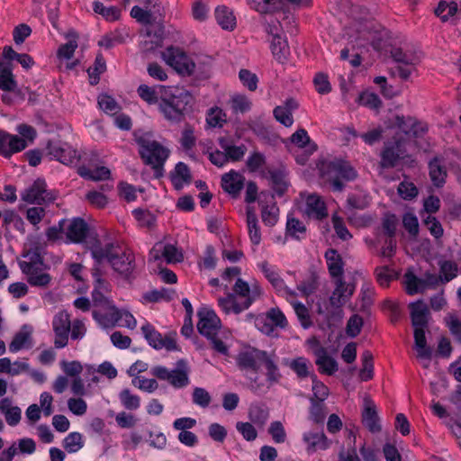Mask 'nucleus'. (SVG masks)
<instances>
[{"instance_id":"f257e3e1","label":"nucleus","mask_w":461,"mask_h":461,"mask_svg":"<svg viewBox=\"0 0 461 461\" xmlns=\"http://www.w3.org/2000/svg\"><path fill=\"white\" fill-rule=\"evenodd\" d=\"M163 91L159 102V112L164 118L174 123L185 120V115L192 112L194 97L185 88L174 86H160Z\"/></svg>"},{"instance_id":"f03ea898","label":"nucleus","mask_w":461,"mask_h":461,"mask_svg":"<svg viewBox=\"0 0 461 461\" xmlns=\"http://www.w3.org/2000/svg\"><path fill=\"white\" fill-rule=\"evenodd\" d=\"M409 140L399 135H394L385 140L379 154L378 167L381 169H391L398 166L412 168L416 166V158L407 149Z\"/></svg>"},{"instance_id":"7ed1b4c3","label":"nucleus","mask_w":461,"mask_h":461,"mask_svg":"<svg viewBox=\"0 0 461 461\" xmlns=\"http://www.w3.org/2000/svg\"><path fill=\"white\" fill-rule=\"evenodd\" d=\"M91 254L97 264L107 259L113 269L124 277H129L135 268L134 255L130 250L122 251L121 248L113 242L105 244L104 247L92 248Z\"/></svg>"},{"instance_id":"20e7f679","label":"nucleus","mask_w":461,"mask_h":461,"mask_svg":"<svg viewBox=\"0 0 461 461\" xmlns=\"http://www.w3.org/2000/svg\"><path fill=\"white\" fill-rule=\"evenodd\" d=\"M411 325L414 328V344L418 353V357L430 359L432 357V348L427 345L425 331L429 326V310L422 300L411 303Z\"/></svg>"},{"instance_id":"39448f33","label":"nucleus","mask_w":461,"mask_h":461,"mask_svg":"<svg viewBox=\"0 0 461 461\" xmlns=\"http://www.w3.org/2000/svg\"><path fill=\"white\" fill-rule=\"evenodd\" d=\"M139 145V154L145 165L150 166L157 179L164 176V165L169 157V149L149 136L143 135L136 139Z\"/></svg>"},{"instance_id":"423d86ee","label":"nucleus","mask_w":461,"mask_h":461,"mask_svg":"<svg viewBox=\"0 0 461 461\" xmlns=\"http://www.w3.org/2000/svg\"><path fill=\"white\" fill-rule=\"evenodd\" d=\"M320 172L321 176L331 185L334 192H341L344 189L343 181H352L357 176V171L349 162L343 159L324 162Z\"/></svg>"},{"instance_id":"0eeeda50","label":"nucleus","mask_w":461,"mask_h":461,"mask_svg":"<svg viewBox=\"0 0 461 461\" xmlns=\"http://www.w3.org/2000/svg\"><path fill=\"white\" fill-rule=\"evenodd\" d=\"M151 374L159 380L167 381L175 388H184L190 383L189 367L185 359L176 362V367L169 371L162 366L152 367Z\"/></svg>"},{"instance_id":"6e6552de","label":"nucleus","mask_w":461,"mask_h":461,"mask_svg":"<svg viewBox=\"0 0 461 461\" xmlns=\"http://www.w3.org/2000/svg\"><path fill=\"white\" fill-rule=\"evenodd\" d=\"M161 56L166 63L179 74L187 76L193 74L195 64L181 49L170 46L166 51L161 52Z\"/></svg>"},{"instance_id":"1a4fd4ad","label":"nucleus","mask_w":461,"mask_h":461,"mask_svg":"<svg viewBox=\"0 0 461 461\" xmlns=\"http://www.w3.org/2000/svg\"><path fill=\"white\" fill-rule=\"evenodd\" d=\"M21 198L28 203L43 205L54 202L56 195L47 189L44 179L38 178L21 194Z\"/></svg>"},{"instance_id":"9d476101","label":"nucleus","mask_w":461,"mask_h":461,"mask_svg":"<svg viewBox=\"0 0 461 461\" xmlns=\"http://www.w3.org/2000/svg\"><path fill=\"white\" fill-rule=\"evenodd\" d=\"M47 155L51 159H56L64 165L77 164L80 155L71 146L59 141L49 140L46 145Z\"/></svg>"},{"instance_id":"9b49d317","label":"nucleus","mask_w":461,"mask_h":461,"mask_svg":"<svg viewBox=\"0 0 461 461\" xmlns=\"http://www.w3.org/2000/svg\"><path fill=\"white\" fill-rule=\"evenodd\" d=\"M199 321L197 330L199 333L207 339H212L218 335L221 328V322L213 310L201 308L197 312Z\"/></svg>"},{"instance_id":"f8f14e48","label":"nucleus","mask_w":461,"mask_h":461,"mask_svg":"<svg viewBox=\"0 0 461 461\" xmlns=\"http://www.w3.org/2000/svg\"><path fill=\"white\" fill-rule=\"evenodd\" d=\"M52 327L55 333V348H65L68 345L71 329L69 314L65 311L58 312L53 318Z\"/></svg>"},{"instance_id":"ddd939ff","label":"nucleus","mask_w":461,"mask_h":461,"mask_svg":"<svg viewBox=\"0 0 461 461\" xmlns=\"http://www.w3.org/2000/svg\"><path fill=\"white\" fill-rule=\"evenodd\" d=\"M141 331L144 338L148 341L149 345L155 349H161L165 348L168 351L176 350L177 345L176 340L169 337H162L161 333L158 332L150 323H146L141 327Z\"/></svg>"},{"instance_id":"4468645a","label":"nucleus","mask_w":461,"mask_h":461,"mask_svg":"<svg viewBox=\"0 0 461 461\" xmlns=\"http://www.w3.org/2000/svg\"><path fill=\"white\" fill-rule=\"evenodd\" d=\"M27 146L28 142L23 137L0 130V155L3 157L10 158L14 153L26 149Z\"/></svg>"},{"instance_id":"2eb2a0df","label":"nucleus","mask_w":461,"mask_h":461,"mask_svg":"<svg viewBox=\"0 0 461 461\" xmlns=\"http://www.w3.org/2000/svg\"><path fill=\"white\" fill-rule=\"evenodd\" d=\"M274 194L268 192L260 193L259 203L262 206L261 218L265 225L273 227L278 221L279 208L276 206Z\"/></svg>"},{"instance_id":"dca6fc26","label":"nucleus","mask_w":461,"mask_h":461,"mask_svg":"<svg viewBox=\"0 0 461 461\" xmlns=\"http://www.w3.org/2000/svg\"><path fill=\"white\" fill-rule=\"evenodd\" d=\"M354 284H346L342 278L336 281V287L330 296V304L335 309H340L353 295L355 292Z\"/></svg>"},{"instance_id":"f3484780","label":"nucleus","mask_w":461,"mask_h":461,"mask_svg":"<svg viewBox=\"0 0 461 461\" xmlns=\"http://www.w3.org/2000/svg\"><path fill=\"white\" fill-rule=\"evenodd\" d=\"M265 357V350L252 348L250 350L242 351L237 357V365L242 370H252L258 372L260 367L262 357Z\"/></svg>"},{"instance_id":"a211bd4d","label":"nucleus","mask_w":461,"mask_h":461,"mask_svg":"<svg viewBox=\"0 0 461 461\" xmlns=\"http://www.w3.org/2000/svg\"><path fill=\"white\" fill-rule=\"evenodd\" d=\"M221 188L232 198H238L245 185V177L239 172L230 170L221 176Z\"/></svg>"},{"instance_id":"6ab92c4d","label":"nucleus","mask_w":461,"mask_h":461,"mask_svg":"<svg viewBox=\"0 0 461 461\" xmlns=\"http://www.w3.org/2000/svg\"><path fill=\"white\" fill-rule=\"evenodd\" d=\"M443 162V157L435 156L428 163L429 176L436 187H442L447 177V171Z\"/></svg>"},{"instance_id":"aec40b11","label":"nucleus","mask_w":461,"mask_h":461,"mask_svg":"<svg viewBox=\"0 0 461 461\" xmlns=\"http://www.w3.org/2000/svg\"><path fill=\"white\" fill-rule=\"evenodd\" d=\"M379 420L375 402L366 398L365 408L362 411V423L370 432L378 433L382 429Z\"/></svg>"},{"instance_id":"412c9836","label":"nucleus","mask_w":461,"mask_h":461,"mask_svg":"<svg viewBox=\"0 0 461 461\" xmlns=\"http://www.w3.org/2000/svg\"><path fill=\"white\" fill-rule=\"evenodd\" d=\"M252 303L253 298L251 297L246 298L242 303H239L234 294H228L226 297H221L218 299L219 306L226 314L230 312L239 314L248 309Z\"/></svg>"},{"instance_id":"4be33fe9","label":"nucleus","mask_w":461,"mask_h":461,"mask_svg":"<svg viewBox=\"0 0 461 461\" xmlns=\"http://www.w3.org/2000/svg\"><path fill=\"white\" fill-rule=\"evenodd\" d=\"M160 251L168 264L181 262L184 258L182 252L178 251V249L171 244H166L163 246L161 243H157L151 249L149 255L154 258V260H158L160 258Z\"/></svg>"},{"instance_id":"5701e85b","label":"nucleus","mask_w":461,"mask_h":461,"mask_svg":"<svg viewBox=\"0 0 461 461\" xmlns=\"http://www.w3.org/2000/svg\"><path fill=\"white\" fill-rule=\"evenodd\" d=\"M303 439L307 445L306 451L308 454H312L317 450H326L330 446V441L323 431L305 432L303 436Z\"/></svg>"},{"instance_id":"b1692460","label":"nucleus","mask_w":461,"mask_h":461,"mask_svg":"<svg viewBox=\"0 0 461 461\" xmlns=\"http://www.w3.org/2000/svg\"><path fill=\"white\" fill-rule=\"evenodd\" d=\"M88 230V224L85 220L74 218L66 228V236L69 241L79 243L86 239Z\"/></svg>"},{"instance_id":"393cba45","label":"nucleus","mask_w":461,"mask_h":461,"mask_svg":"<svg viewBox=\"0 0 461 461\" xmlns=\"http://www.w3.org/2000/svg\"><path fill=\"white\" fill-rule=\"evenodd\" d=\"M305 212L309 217L322 220L328 216L327 207L321 196L313 194L306 199Z\"/></svg>"},{"instance_id":"a878e982","label":"nucleus","mask_w":461,"mask_h":461,"mask_svg":"<svg viewBox=\"0 0 461 461\" xmlns=\"http://www.w3.org/2000/svg\"><path fill=\"white\" fill-rule=\"evenodd\" d=\"M93 275L95 277V288L92 292V300L94 305L107 309L113 307L109 299L105 297L101 292V289H105V281L100 277L98 267L94 269Z\"/></svg>"},{"instance_id":"bb28decb","label":"nucleus","mask_w":461,"mask_h":461,"mask_svg":"<svg viewBox=\"0 0 461 461\" xmlns=\"http://www.w3.org/2000/svg\"><path fill=\"white\" fill-rule=\"evenodd\" d=\"M317 359L315 364L319 366V371L328 375H332L339 369L337 361L327 354L326 348H320L315 351Z\"/></svg>"},{"instance_id":"cd10ccee","label":"nucleus","mask_w":461,"mask_h":461,"mask_svg":"<svg viewBox=\"0 0 461 461\" xmlns=\"http://www.w3.org/2000/svg\"><path fill=\"white\" fill-rule=\"evenodd\" d=\"M325 258L330 275L332 277H338V279L342 278L344 263L338 251L335 249H329L325 252Z\"/></svg>"},{"instance_id":"c85d7f7f","label":"nucleus","mask_w":461,"mask_h":461,"mask_svg":"<svg viewBox=\"0 0 461 461\" xmlns=\"http://www.w3.org/2000/svg\"><path fill=\"white\" fill-rule=\"evenodd\" d=\"M215 19L217 23L226 31H233L236 27V18L233 13L225 5H221L215 9Z\"/></svg>"},{"instance_id":"c756f323","label":"nucleus","mask_w":461,"mask_h":461,"mask_svg":"<svg viewBox=\"0 0 461 461\" xmlns=\"http://www.w3.org/2000/svg\"><path fill=\"white\" fill-rule=\"evenodd\" d=\"M171 181L176 190L183 187L184 183L189 184L192 181L190 169L184 162H178L175 167L174 173H171Z\"/></svg>"},{"instance_id":"7c9ffc66","label":"nucleus","mask_w":461,"mask_h":461,"mask_svg":"<svg viewBox=\"0 0 461 461\" xmlns=\"http://www.w3.org/2000/svg\"><path fill=\"white\" fill-rule=\"evenodd\" d=\"M249 420L259 428H262L269 418V410L264 403H252L249 408Z\"/></svg>"},{"instance_id":"2f4dec72","label":"nucleus","mask_w":461,"mask_h":461,"mask_svg":"<svg viewBox=\"0 0 461 461\" xmlns=\"http://www.w3.org/2000/svg\"><path fill=\"white\" fill-rule=\"evenodd\" d=\"M27 277V282L32 286L47 287L51 282V276L48 273L42 272L41 267L30 269V271H22Z\"/></svg>"},{"instance_id":"473e14b6","label":"nucleus","mask_w":461,"mask_h":461,"mask_svg":"<svg viewBox=\"0 0 461 461\" xmlns=\"http://www.w3.org/2000/svg\"><path fill=\"white\" fill-rule=\"evenodd\" d=\"M77 174L86 180L101 181L109 179L111 176V171L106 167H97L92 170L86 166H80L77 168Z\"/></svg>"},{"instance_id":"72a5a7b5","label":"nucleus","mask_w":461,"mask_h":461,"mask_svg":"<svg viewBox=\"0 0 461 461\" xmlns=\"http://www.w3.org/2000/svg\"><path fill=\"white\" fill-rule=\"evenodd\" d=\"M246 216L250 241L253 245L258 246L261 242V232L258 217L250 207L247 208Z\"/></svg>"},{"instance_id":"f704fd0d","label":"nucleus","mask_w":461,"mask_h":461,"mask_svg":"<svg viewBox=\"0 0 461 461\" xmlns=\"http://www.w3.org/2000/svg\"><path fill=\"white\" fill-rule=\"evenodd\" d=\"M457 12L458 5L455 0H451L450 2L441 0L434 11L435 14L439 17L443 23L450 21Z\"/></svg>"},{"instance_id":"c9c22d12","label":"nucleus","mask_w":461,"mask_h":461,"mask_svg":"<svg viewBox=\"0 0 461 461\" xmlns=\"http://www.w3.org/2000/svg\"><path fill=\"white\" fill-rule=\"evenodd\" d=\"M285 365H287L300 379H303L308 376L311 377V375L312 374L310 372V368L312 367L311 362L303 357H296L291 361L286 359Z\"/></svg>"},{"instance_id":"e433bc0d","label":"nucleus","mask_w":461,"mask_h":461,"mask_svg":"<svg viewBox=\"0 0 461 461\" xmlns=\"http://www.w3.org/2000/svg\"><path fill=\"white\" fill-rule=\"evenodd\" d=\"M161 86H158L157 87H150L145 84L140 85L137 93L139 96L148 103L149 104H158L161 101V94L162 90L160 89Z\"/></svg>"},{"instance_id":"4c0bfd02","label":"nucleus","mask_w":461,"mask_h":461,"mask_svg":"<svg viewBox=\"0 0 461 461\" xmlns=\"http://www.w3.org/2000/svg\"><path fill=\"white\" fill-rule=\"evenodd\" d=\"M32 328L28 325H23L19 332H17L11 343L9 344V350L15 353L26 347V344L31 341Z\"/></svg>"},{"instance_id":"58836bf2","label":"nucleus","mask_w":461,"mask_h":461,"mask_svg":"<svg viewBox=\"0 0 461 461\" xmlns=\"http://www.w3.org/2000/svg\"><path fill=\"white\" fill-rule=\"evenodd\" d=\"M290 141L294 144L298 149H307L311 150H317V144L311 140L306 130L298 129L290 137Z\"/></svg>"},{"instance_id":"ea45409f","label":"nucleus","mask_w":461,"mask_h":461,"mask_svg":"<svg viewBox=\"0 0 461 461\" xmlns=\"http://www.w3.org/2000/svg\"><path fill=\"white\" fill-rule=\"evenodd\" d=\"M271 50L278 62H286L290 50L287 41L285 39L281 36L273 38L271 41Z\"/></svg>"},{"instance_id":"a19ab883","label":"nucleus","mask_w":461,"mask_h":461,"mask_svg":"<svg viewBox=\"0 0 461 461\" xmlns=\"http://www.w3.org/2000/svg\"><path fill=\"white\" fill-rule=\"evenodd\" d=\"M269 175L273 191L278 196H283L288 189L285 173L281 170H271Z\"/></svg>"},{"instance_id":"79ce46f5","label":"nucleus","mask_w":461,"mask_h":461,"mask_svg":"<svg viewBox=\"0 0 461 461\" xmlns=\"http://www.w3.org/2000/svg\"><path fill=\"white\" fill-rule=\"evenodd\" d=\"M93 10L95 14L102 15L108 22L117 21L121 17L120 8L116 6L106 7L99 1L94 2Z\"/></svg>"},{"instance_id":"37998d69","label":"nucleus","mask_w":461,"mask_h":461,"mask_svg":"<svg viewBox=\"0 0 461 461\" xmlns=\"http://www.w3.org/2000/svg\"><path fill=\"white\" fill-rule=\"evenodd\" d=\"M219 144L221 148L224 150L226 157L229 160L232 161H240L245 155L247 150L244 145L235 146L229 145L223 138L219 139Z\"/></svg>"},{"instance_id":"c03bdc74","label":"nucleus","mask_w":461,"mask_h":461,"mask_svg":"<svg viewBox=\"0 0 461 461\" xmlns=\"http://www.w3.org/2000/svg\"><path fill=\"white\" fill-rule=\"evenodd\" d=\"M0 89L6 92H16L17 82L9 65L0 71Z\"/></svg>"},{"instance_id":"a18cd8bd","label":"nucleus","mask_w":461,"mask_h":461,"mask_svg":"<svg viewBox=\"0 0 461 461\" xmlns=\"http://www.w3.org/2000/svg\"><path fill=\"white\" fill-rule=\"evenodd\" d=\"M260 268L265 277L270 282V284L276 291L280 292L286 288L283 278H281L279 274L269 267L267 261H264L260 264Z\"/></svg>"},{"instance_id":"49530a36","label":"nucleus","mask_w":461,"mask_h":461,"mask_svg":"<svg viewBox=\"0 0 461 461\" xmlns=\"http://www.w3.org/2000/svg\"><path fill=\"white\" fill-rule=\"evenodd\" d=\"M251 8L260 14H272L280 9L278 0H247Z\"/></svg>"},{"instance_id":"de8ad7c7","label":"nucleus","mask_w":461,"mask_h":461,"mask_svg":"<svg viewBox=\"0 0 461 461\" xmlns=\"http://www.w3.org/2000/svg\"><path fill=\"white\" fill-rule=\"evenodd\" d=\"M391 57L399 65L411 66L418 62L417 56L411 51H403L402 48L394 47L391 50Z\"/></svg>"},{"instance_id":"09e8293b","label":"nucleus","mask_w":461,"mask_h":461,"mask_svg":"<svg viewBox=\"0 0 461 461\" xmlns=\"http://www.w3.org/2000/svg\"><path fill=\"white\" fill-rule=\"evenodd\" d=\"M311 406L309 410V419L316 424H323L326 418L324 402L317 399H310Z\"/></svg>"},{"instance_id":"8fccbe9b","label":"nucleus","mask_w":461,"mask_h":461,"mask_svg":"<svg viewBox=\"0 0 461 461\" xmlns=\"http://www.w3.org/2000/svg\"><path fill=\"white\" fill-rule=\"evenodd\" d=\"M23 257L29 258V261L19 262V267L22 271H30V269L32 268L46 267L43 262V258L37 249L34 250H29L26 254L23 255Z\"/></svg>"},{"instance_id":"3c124183","label":"nucleus","mask_w":461,"mask_h":461,"mask_svg":"<svg viewBox=\"0 0 461 461\" xmlns=\"http://www.w3.org/2000/svg\"><path fill=\"white\" fill-rule=\"evenodd\" d=\"M106 69L105 60L102 54H98L95 57V63L93 67H90L87 69V73L89 76L90 85L95 86L98 84L100 80V75L104 73Z\"/></svg>"},{"instance_id":"603ef678","label":"nucleus","mask_w":461,"mask_h":461,"mask_svg":"<svg viewBox=\"0 0 461 461\" xmlns=\"http://www.w3.org/2000/svg\"><path fill=\"white\" fill-rule=\"evenodd\" d=\"M260 364H263L267 369V379L271 383H277L281 377L277 365L275 363L272 356L265 351V357H262Z\"/></svg>"},{"instance_id":"864d4df0","label":"nucleus","mask_w":461,"mask_h":461,"mask_svg":"<svg viewBox=\"0 0 461 461\" xmlns=\"http://www.w3.org/2000/svg\"><path fill=\"white\" fill-rule=\"evenodd\" d=\"M176 296V291L172 288H161L160 290H152L145 294L144 298L150 303H157L160 300L167 302L172 301Z\"/></svg>"},{"instance_id":"5fc2aeb1","label":"nucleus","mask_w":461,"mask_h":461,"mask_svg":"<svg viewBox=\"0 0 461 461\" xmlns=\"http://www.w3.org/2000/svg\"><path fill=\"white\" fill-rule=\"evenodd\" d=\"M404 178H407V176L403 175ZM398 194L406 201H411L418 196L419 190L417 186L412 183L406 179L402 180L397 187Z\"/></svg>"},{"instance_id":"6e6d98bb","label":"nucleus","mask_w":461,"mask_h":461,"mask_svg":"<svg viewBox=\"0 0 461 461\" xmlns=\"http://www.w3.org/2000/svg\"><path fill=\"white\" fill-rule=\"evenodd\" d=\"M84 446L82 434L71 432L63 439V447L68 453H76Z\"/></svg>"},{"instance_id":"4d7b16f0","label":"nucleus","mask_w":461,"mask_h":461,"mask_svg":"<svg viewBox=\"0 0 461 461\" xmlns=\"http://www.w3.org/2000/svg\"><path fill=\"white\" fill-rule=\"evenodd\" d=\"M131 16L142 24L153 25L154 16L151 9H146L143 6L134 5L131 10Z\"/></svg>"},{"instance_id":"13d9d810","label":"nucleus","mask_w":461,"mask_h":461,"mask_svg":"<svg viewBox=\"0 0 461 461\" xmlns=\"http://www.w3.org/2000/svg\"><path fill=\"white\" fill-rule=\"evenodd\" d=\"M312 381V393L313 395L310 399H317L320 402H324L330 393L329 388L318 379L315 374L311 375Z\"/></svg>"},{"instance_id":"bf43d9fd","label":"nucleus","mask_w":461,"mask_h":461,"mask_svg":"<svg viewBox=\"0 0 461 461\" xmlns=\"http://www.w3.org/2000/svg\"><path fill=\"white\" fill-rule=\"evenodd\" d=\"M361 358L363 368L360 370V377L363 381H368L373 378V355L370 351L366 350Z\"/></svg>"},{"instance_id":"052dcab7","label":"nucleus","mask_w":461,"mask_h":461,"mask_svg":"<svg viewBox=\"0 0 461 461\" xmlns=\"http://www.w3.org/2000/svg\"><path fill=\"white\" fill-rule=\"evenodd\" d=\"M358 103L370 109L378 110L383 103L378 95L370 92H363L358 96Z\"/></svg>"},{"instance_id":"680f3d73","label":"nucleus","mask_w":461,"mask_h":461,"mask_svg":"<svg viewBox=\"0 0 461 461\" xmlns=\"http://www.w3.org/2000/svg\"><path fill=\"white\" fill-rule=\"evenodd\" d=\"M402 225L411 238H417L419 234V221L414 213L405 212L402 216Z\"/></svg>"},{"instance_id":"e2e57ef3","label":"nucleus","mask_w":461,"mask_h":461,"mask_svg":"<svg viewBox=\"0 0 461 461\" xmlns=\"http://www.w3.org/2000/svg\"><path fill=\"white\" fill-rule=\"evenodd\" d=\"M439 267L442 282H449L456 276L458 268L455 262L444 260L439 263Z\"/></svg>"},{"instance_id":"0e129e2a","label":"nucleus","mask_w":461,"mask_h":461,"mask_svg":"<svg viewBox=\"0 0 461 461\" xmlns=\"http://www.w3.org/2000/svg\"><path fill=\"white\" fill-rule=\"evenodd\" d=\"M266 317L273 324V327L285 329L287 326V320L279 308H271L266 313Z\"/></svg>"},{"instance_id":"69168bd1","label":"nucleus","mask_w":461,"mask_h":461,"mask_svg":"<svg viewBox=\"0 0 461 461\" xmlns=\"http://www.w3.org/2000/svg\"><path fill=\"white\" fill-rule=\"evenodd\" d=\"M239 77L242 85L249 91H255L258 87V78L255 73L242 68L239 72Z\"/></svg>"},{"instance_id":"338daca9","label":"nucleus","mask_w":461,"mask_h":461,"mask_svg":"<svg viewBox=\"0 0 461 461\" xmlns=\"http://www.w3.org/2000/svg\"><path fill=\"white\" fill-rule=\"evenodd\" d=\"M119 396L121 402L127 410H136L140 407V397L132 394L129 389H123Z\"/></svg>"},{"instance_id":"774afa93","label":"nucleus","mask_w":461,"mask_h":461,"mask_svg":"<svg viewBox=\"0 0 461 461\" xmlns=\"http://www.w3.org/2000/svg\"><path fill=\"white\" fill-rule=\"evenodd\" d=\"M192 400L194 404L207 408L212 402V397L204 388L195 387L192 393Z\"/></svg>"}]
</instances>
